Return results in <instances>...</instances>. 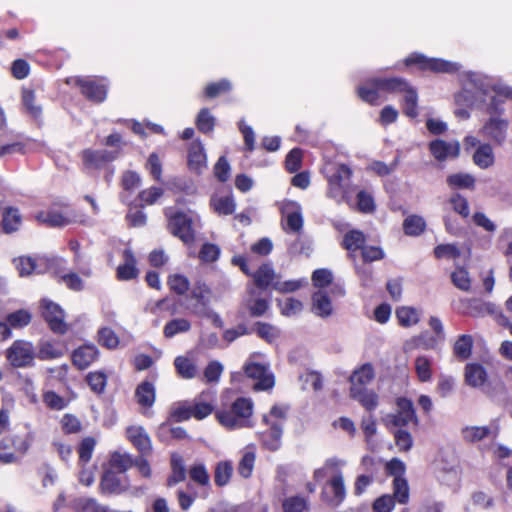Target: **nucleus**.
I'll return each instance as SVG.
<instances>
[{
	"mask_svg": "<svg viewBox=\"0 0 512 512\" xmlns=\"http://www.w3.org/2000/svg\"><path fill=\"white\" fill-rule=\"evenodd\" d=\"M22 223V217L17 208L7 207L3 210L1 227L5 234L16 232Z\"/></svg>",
	"mask_w": 512,
	"mask_h": 512,
	"instance_id": "393cba45",
	"label": "nucleus"
},
{
	"mask_svg": "<svg viewBox=\"0 0 512 512\" xmlns=\"http://www.w3.org/2000/svg\"><path fill=\"white\" fill-rule=\"evenodd\" d=\"M44 261V259H33L31 257H19L18 259H14V263L16 269L18 270L20 276H28L32 273L41 274L44 272L40 267V262Z\"/></svg>",
	"mask_w": 512,
	"mask_h": 512,
	"instance_id": "7c9ffc66",
	"label": "nucleus"
},
{
	"mask_svg": "<svg viewBox=\"0 0 512 512\" xmlns=\"http://www.w3.org/2000/svg\"><path fill=\"white\" fill-rule=\"evenodd\" d=\"M366 244V236L360 230H350L344 237L342 245L349 251V257L355 261L354 253L358 250H362Z\"/></svg>",
	"mask_w": 512,
	"mask_h": 512,
	"instance_id": "b1692460",
	"label": "nucleus"
},
{
	"mask_svg": "<svg viewBox=\"0 0 512 512\" xmlns=\"http://www.w3.org/2000/svg\"><path fill=\"white\" fill-rule=\"evenodd\" d=\"M191 329V322L186 318H173L168 321L164 328L163 334L166 338L170 339L178 334L189 332Z\"/></svg>",
	"mask_w": 512,
	"mask_h": 512,
	"instance_id": "473e14b6",
	"label": "nucleus"
},
{
	"mask_svg": "<svg viewBox=\"0 0 512 512\" xmlns=\"http://www.w3.org/2000/svg\"><path fill=\"white\" fill-rule=\"evenodd\" d=\"M96 446V440L93 437H85L78 448L79 461L83 464L88 463L91 460L92 453Z\"/></svg>",
	"mask_w": 512,
	"mask_h": 512,
	"instance_id": "338daca9",
	"label": "nucleus"
},
{
	"mask_svg": "<svg viewBox=\"0 0 512 512\" xmlns=\"http://www.w3.org/2000/svg\"><path fill=\"white\" fill-rule=\"evenodd\" d=\"M98 342L108 349H113L118 346L119 338L111 328L104 327L98 331Z\"/></svg>",
	"mask_w": 512,
	"mask_h": 512,
	"instance_id": "0e129e2a",
	"label": "nucleus"
},
{
	"mask_svg": "<svg viewBox=\"0 0 512 512\" xmlns=\"http://www.w3.org/2000/svg\"><path fill=\"white\" fill-rule=\"evenodd\" d=\"M489 102L485 104L486 112L491 116L500 117L505 111L504 104V95L495 94L488 96Z\"/></svg>",
	"mask_w": 512,
	"mask_h": 512,
	"instance_id": "680f3d73",
	"label": "nucleus"
},
{
	"mask_svg": "<svg viewBox=\"0 0 512 512\" xmlns=\"http://www.w3.org/2000/svg\"><path fill=\"white\" fill-rule=\"evenodd\" d=\"M232 86L229 80L221 79L218 82H212L205 88V96L208 98H215L222 93L229 92Z\"/></svg>",
	"mask_w": 512,
	"mask_h": 512,
	"instance_id": "774afa93",
	"label": "nucleus"
},
{
	"mask_svg": "<svg viewBox=\"0 0 512 512\" xmlns=\"http://www.w3.org/2000/svg\"><path fill=\"white\" fill-rule=\"evenodd\" d=\"M492 434L489 426H466L461 430V436L468 443H475L483 440Z\"/></svg>",
	"mask_w": 512,
	"mask_h": 512,
	"instance_id": "c9c22d12",
	"label": "nucleus"
},
{
	"mask_svg": "<svg viewBox=\"0 0 512 512\" xmlns=\"http://www.w3.org/2000/svg\"><path fill=\"white\" fill-rule=\"evenodd\" d=\"M509 121L507 119L491 116L484 123L481 133L496 145H503L507 139Z\"/></svg>",
	"mask_w": 512,
	"mask_h": 512,
	"instance_id": "9b49d317",
	"label": "nucleus"
},
{
	"mask_svg": "<svg viewBox=\"0 0 512 512\" xmlns=\"http://www.w3.org/2000/svg\"><path fill=\"white\" fill-rule=\"evenodd\" d=\"M8 441L15 452L24 455L33 443L34 435L30 431H26L23 434H11L8 436Z\"/></svg>",
	"mask_w": 512,
	"mask_h": 512,
	"instance_id": "72a5a7b5",
	"label": "nucleus"
},
{
	"mask_svg": "<svg viewBox=\"0 0 512 512\" xmlns=\"http://www.w3.org/2000/svg\"><path fill=\"white\" fill-rule=\"evenodd\" d=\"M449 202L452 205V209L460 216L463 218H467L469 216L470 209L468 200L460 193L452 194Z\"/></svg>",
	"mask_w": 512,
	"mask_h": 512,
	"instance_id": "69168bd1",
	"label": "nucleus"
},
{
	"mask_svg": "<svg viewBox=\"0 0 512 512\" xmlns=\"http://www.w3.org/2000/svg\"><path fill=\"white\" fill-rule=\"evenodd\" d=\"M137 403L142 407L150 408L153 406L156 398V391L153 383L150 381L141 382L135 390Z\"/></svg>",
	"mask_w": 512,
	"mask_h": 512,
	"instance_id": "a878e982",
	"label": "nucleus"
},
{
	"mask_svg": "<svg viewBox=\"0 0 512 512\" xmlns=\"http://www.w3.org/2000/svg\"><path fill=\"white\" fill-rule=\"evenodd\" d=\"M73 507L78 512H101L102 508L96 499L79 497L74 500Z\"/></svg>",
	"mask_w": 512,
	"mask_h": 512,
	"instance_id": "052dcab7",
	"label": "nucleus"
},
{
	"mask_svg": "<svg viewBox=\"0 0 512 512\" xmlns=\"http://www.w3.org/2000/svg\"><path fill=\"white\" fill-rule=\"evenodd\" d=\"M168 228L171 234L178 237L184 244L194 243V220L188 214L181 211L175 212L169 217Z\"/></svg>",
	"mask_w": 512,
	"mask_h": 512,
	"instance_id": "20e7f679",
	"label": "nucleus"
},
{
	"mask_svg": "<svg viewBox=\"0 0 512 512\" xmlns=\"http://www.w3.org/2000/svg\"><path fill=\"white\" fill-rule=\"evenodd\" d=\"M233 464L231 461H220L216 464L214 470V482L217 486L227 485L233 474Z\"/></svg>",
	"mask_w": 512,
	"mask_h": 512,
	"instance_id": "4c0bfd02",
	"label": "nucleus"
},
{
	"mask_svg": "<svg viewBox=\"0 0 512 512\" xmlns=\"http://www.w3.org/2000/svg\"><path fill=\"white\" fill-rule=\"evenodd\" d=\"M392 496L400 504H406L409 501V486L404 477L394 478Z\"/></svg>",
	"mask_w": 512,
	"mask_h": 512,
	"instance_id": "5fc2aeb1",
	"label": "nucleus"
},
{
	"mask_svg": "<svg viewBox=\"0 0 512 512\" xmlns=\"http://www.w3.org/2000/svg\"><path fill=\"white\" fill-rule=\"evenodd\" d=\"M206 154L203 144L199 141H193L188 149V167L191 171L201 173L206 168Z\"/></svg>",
	"mask_w": 512,
	"mask_h": 512,
	"instance_id": "a211bd4d",
	"label": "nucleus"
},
{
	"mask_svg": "<svg viewBox=\"0 0 512 512\" xmlns=\"http://www.w3.org/2000/svg\"><path fill=\"white\" fill-rule=\"evenodd\" d=\"M313 311L317 316L326 318L332 314V304L327 293L323 290H318L312 295Z\"/></svg>",
	"mask_w": 512,
	"mask_h": 512,
	"instance_id": "cd10ccee",
	"label": "nucleus"
},
{
	"mask_svg": "<svg viewBox=\"0 0 512 512\" xmlns=\"http://www.w3.org/2000/svg\"><path fill=\"white\" fill-rule=\"evenodd\" d=\"M284 512H304L308 509V500L301 495H294L282 501Z\"/></svg>",
	"mask_w": 512,
	"mask_h": 512,
	"instance_id": "864d4df0",
	"label": "nucleus"
},
{
	"mask_svg": "<svg viewBox=\"0 0 512 512\" xmlns=\"http://www.w3.org/2000/svg\"><path fill=\"white\" fill-rule=\"evenodd\" d=\"M487 378L485 368L478 363H469L465 367V381L472 387L482 386Z\"/></svg>",
	"mask_w": 512,
	"mask_h": 512,
	"instance_id": "bb28decb",
	"label": "nucleus"
},
{
	"mask_svg": "<svg viewBox=\"0 0 512 512\" xmlns=\"http://www.w3.org/2000/svg\"><path fill=\"white\" fill-rule=\"evenodd\" d=\"M350 395L369 412L374 411L378 406V395L373 390L365 387H351Z\"/></svg>",
	"mask_w": 512,
	"mask_h": 512,
	"instance_id": "4be33fe9",
	"label": "nucleus"
},
{
	"mask_svg": "<svg viewBox=\"0 0 512 512\" xmlns=\"http://www.w3.org/2000/svg\"><path fill=\"white\" fill-rule=\"evenodd\" d=\"M118 156V150L87 148L81 152L83 167L87 171L100 170L108 163L116 160Z\"/></svg>",
	"mask_w": 512,
	"mask_h": 512,
	"instance_id": "0eeeda50",
	"label": "nucleus"
},
{
	"mask_svg": "<svg viewBox=\"0 0 512 512\" xmlns=\"http://www.w3.org/2000/svg\"><path fill=\"white\" fill-rule=\"evenodd\" d=\"M262 421L268 428L259 433L260 441L264 448L275 452L282 446L283 423L281 421H272L266 414L263 415Z\"/></svg>",
	"mask_w": 512,
	"mask_h": 512,
	"instance_id": "1a4fd4ad",
	"label": "nucleus"
},
{
	"mask_svg": "<svg viewBox=\"0 0 512 512\" xmlns=\"http://www.w3.org/2000/svg\"><path fill=\"white\" fill-rule=\"evenodd\" d=\"M429 151L438 161H445L447 158H456L460 152L458 142H446L442 139H435L429 143Z\"/></svg>",
	"mask_w": 512,
	"mask_h": 512,
	"instance_id": "dca6fc26",
	"label": "nucleus"
},
{
	"mask_svg": "<svg viewBox=\"0 0 512 512\" xmlns=\"http://www.w3.org/2000/svg\"><path fill=\"white\" fill-rule=\"evenodd\" d=\"M473 161L481 169L491 167L495 161L492 146L488 143L479 145L474 152Z\"/></svg>",
	"mask_w": 512,
	"mask_h": 512,
	"instance_id": "c756f323",
	"label": "nucleus"
},
{
	"mask_svg": "<svg viewBox=\"0 0 512 512\" xmlns=\"http://www.w3.org/2000/svg\"><path fill=\"white\" fill-rule=\"evenodd\" d=\"M124 264L117 268V279L120 281L133 280L138 276V269L136 268V258L130 248L123 251Z\"/></svg>",
	"mask_w": 512,
	"mask_h": 512,
	"instance_id": "aec40b11",
	"label": "nucleus"
},
{
	"mask_svg": "<svg viewBox=\"0 0 512 512\" xmlns=\"http://www.w3.org/2000/svg\"><path fill=\"white\" fill-rule=\"evenodd\" d=\"M86 382L94 393L100 395L105 391L107 375L102 371L90 372L86 376Z\"/></svg>",
	"mask_w": 512,
	"mask_h": 512,
	"instance_id": "603ef678",
	"label": "nucleus"
},
{
	"mask_svg": "<svg viewBox=\"0 0 512 512\" xmlns=\"http://www.w3.org/2000/svg\"><path fill=\"white\" fill-rule=\"evenodd\" d=\"M244 372L248 378L256 380L254 390L264 391L271 389L274 384V375L269 372L268 366L256 362H247Z\"/></svg>",
	"mask_w": 512,
	"mask_h": 512,
	"instance_id": "6e6552de",
	"label": "nucleus"
},
{
	"mask_svg": "<svg viewBox=\"0 0 512 512\" xmlns=\"http://www.w3.org/2000/svg\"><path fill=\"white\" fill-rule=\"evenodd\" d=\"M6 358L14 368H27L34 366L36 352L31 342L15 340L6 350Z\"/></svg>",
	"mask_w": 512,
	"mask_h": 512,
	"instance_id": "7ed1b4c3",
	"label": "nucleus"
},
{
	"mask_svg": "<svg viewBox=\"0 0 512 512\" xmlns=\"http://www.w3.org/2000/svg\"><path fill=\"white\" fill-rule=\"evenodd\" d=\"M485 393L496 404L507 407L509 406V396L503 382H497L493 386H487Z\"/></svg>",
	"mask_w": 512,
	"mask_h": 512,
	"instance_id": "e433bc0d",
	"label": "nucleus"
},
{
	"mask_svg": "<svg viewBox=\"0 0 512 512\" xmlns=\"http://www.w3.org/2000/svg\"><path fill=\"white\" fill-rule=\"evenodd\" d=\"M98 357V349L94 345H83L74 350L72 354L73 364L80 370L86 369Z\"/></svg>",
	"mask_w": 512,
	"mask_h": 512,
	"instance_id": "6ab92c4d",
	"label": "nucleus"
},
{
	"mask_svg": "<svg viewBox=\"0 0 512 512\" xmlns=\"http://www.w3.org/2000/svg\"><path fill=\"white\" fill-rule=\"evenodd\" d=\"M134 458L128 454L115 452L111 455L109 469H112L122 475L133 466Z\"/></svg>",
	"mask_w": 512,
	"mask_h": 512,
	"instance_id": "a18cd8bd",
	"label": "nucleus"
},
{
	"mask_svg": "<svg viewBox=\"0 0 512 512\" xmlns=\"http://www.w3.org/2000/svg\"><path fill=\"white\" fill-rule=\"evenodd\" d=\"M126 433L130 442L137 448L141 455H146L151 452V439L143 427H129Z\"/></svg>",
	"mask_w": 512,
	"mask_h": 512,
	"instance_id": "f3484780",
	"label": "nucleus"
},
{
	"mask_svg": "<svg viewBox=\"0 0 512 512\" xmlns=\"http://www.w3.org/2000/svg\"><path fill=\"white\" fill-rule=\"evenodd\" d=\"M64 355V347L59 343L51 341H41L38 344L36 357L40 360H52Z\"/></svg>",
	"mask_w": 512,
	"mask_h": 512,
	"instance_id": "c85d7f7f",
	"label": "nucleus"
},
{
	"mask_svg": "<svg viewBox=\"0 0 512 512\" xmlns=\"http://www.w3.org/2000/svg\"><path fill=\"white\" fill-rule=\"evenodd\" d=\"M80 88L82 95L91 102L102 103L107 97V86L89 77H73L67 80Z\"/></svg>",
	"mask_w": 512,
	"mask_h": 512,
	"instance_id": "39448f33",
	"label": "nucleus"
},
{
	"mask_svg": "<svg viewBox=\"0 0 512 512\" xmlns=\"http://www.w3.org/2000/svg\"><path fill=\"white\" fill-rule=\"evenodd\" d=\"M252 276L258 288L266 289L274 278V269L270 264H263Z\"/></svg>",
	"mask_w": 512,
	"mask_h": 512,
	"instance_id": "37998d69",
	"label": "nucleus"
},
{
	"mask_svg": "<svg viewBox=\"0 0 512 512\" xmlns=\"http://www.w3.org/2000/svg\"><path fill=\"white\" fill-rule=\"evenodd\" d=\"M374 377L373 366L370 363L363 364L350 376L351 387H365Z\"/></svg>",
	"mask_w": 512,
	"mask_h": 512,
	"instance_id": "2f4dec72",
	"label": "nucleus"
},
{
	"mask_svg": "<svg viewBox=\"0 0 512 512\" xmlns=\"http://www.w3.org/2000/svg\"><path fill=\"white\" fill-rule=\"evenodd\" d=\"M174 366L181 378L192 379L196 376L197 368L194 362L185 356H178L174 360Z\"/></svg>",
	"mask_w": 512,
	"mask_h": 512,
	"instance_id": "ea45409f",
	"label": "nucleus"
},
{
	"mask_svg": "<svg viewBox=\"0 0 512 512\" xmlns=\"http://www.w3.org/2000/svg\"><path fill=\"white\" fill-rule=\"evenodd\" d=\"M22 103L26 111L35 119L42 113L40 106L35 104V94L32 90L24 89L22 92Z\"/></svg>",
	"mask_w": 512,
	"mask_h": 512,
	"instance_id": "bf43d9fd",
	"label": "nucleus"
},
{
	"mask_svg": "<svg viewBox=\"0 0 512 512\" xmlns=\"http://www.w3.org/2000/svg\"><path fill=\"white\" fill-rule=\"evenodd\" d=\"M249 296L245 299V307L252 317L263 316L269 308L267 299L258 297L254 288L248 290Z\"/></svg>",
	"mask_w": 512,
	"mask_h": 512,
	"instance_id": "5701e85b",
	"label": "nucleus"
},
{
	"mask_svg": "<svg viewBox=\"0 0 512 512\" xmlns=\"http://www.w3.org/2000/svg\"><path fill=\"white\" fill-rule=\"evenodd\" d=\"M254 332L263 340L268 343L274 342L279 336V330L270 323L256 322L254 325Z\"/></svg>",
	"mask_w": 512,
	"mask_h": 512,
	"instance_id": "8fccbe9b",
	"label": "nucleus"
},
{
	"mask_svg": "<svg viewBox=\"0 0 512 512\" xmlns=\"http://www.w3.org/2000/svg\"><path fill=\"white\" fill-rule=\"evenodd\" d=\"M331 488L332 495H326L322 492V499L331 507H338L346 497V488L341 471H338L327 483Z\"/></svg>",
	"mask_w": 512,
	"mask_h": 512,
	"instance_id": "2eb2a0df",
	"label": "nucleus"
},
{
	"mask_svg": "<svg viewBox=\"0 0 512 512\" xmlns=\"http://www.w3.org/2000/svg\"><path fill=\"white\" fill-rule=\"evenodd\" d=\"M373 83L381 90L387 93H405L411 85L402 77H374Z\"/></svg>",
	"mask_w": 512,
	"mask_h": 512,
	"instance_id": "412c9836",
	"label": "nucleus"
},
{
	"mask_svg": "<svg viewBox=\"0 0 512 512\" xmlns=\"http://www.w3.org/2000/svg\"><path fill=\"white\" fill-rule=\"evenodd\" d=\"M473 338L471 335L463 334L456 340L453 351L457 358L466 360L471 356Z\"/></svg>",
	"mask_w": 512,
	"mask_h": 512,
	"instance_id": "a19ab883",
	"label": "nucleus"
},
{
	"mask_svg": "<svg viewBox=\"0 0 512 512\" xmlns=\"http://www.w3.org/2000/svg\"><path fill=\"white\" fill-rule=\"evenodd\" d=\"M396 317L403 327H410L419 321L418 313L411 307H400L396 310Z\"/></svg>",
	"mask_w": 512,
	"mask_h": 512,
	"instance_id": "4d7b16f0",
	"label": "nucleus"
},
{
	"mask_svg": "<svg viewBox=\"0 0 512 512\" xmlns=\"http://www.w3.org/2000/svg\"><path fill=\"white\" fill-rule=\"evenodd\" d=\"M352 171L349 166L340 164L335 167L334 172L328 177L329 189L327 195L336 201H341L349 186Z\"/></svg>",
	"mask_w": 512,
	"mask_h": 512,
	"instance_id": "423d86ee",
	"label": "nucleus"
},
{
	"mask_svg": "<svg viewBox=\"0 0 512 512\" xmlns=\"http://www.w3.org/2000/svg\"><path fill=\"white\" fill-rule=\"evenodd\" d=\"M127 487L125 476L112 470L106 469L102 475L100 488L105 494H120Z\"/></svg>",
	"mask_w": 512,
	"mask_h": 512,
	"instance_id": "4468645a",
	"label": "nucleus"
},
{
	"mask_svg": "<svg viewBox=\"0 0 512 512\" xmlns=\"http://www.w3.org/2000/svg\"><path fill=\"white\" fill-rule=\"evenodd\" d=\"M168 285L177 295H184L189 290L190 282L186 276L174 274L168 277Z\"/></svg>",
	"mask_w": 512,
	"mask_h": 512,
	"instance_id": "13d9d810",
	"label": "nucleus"
},
{
	"mask_svg": "<svg viewBox=\"0 0 512 512\" xmlns=\"http://www.w3.org/2000/svg\"><path fill=\"white\" fill-rule=\"evenodd\" d=\"M466 78L476 92L483 97H488L491 93L501 95L503 84L494 77L478 72H468Z\"/></svg>",
	"mask_w": 512,
	"mask_h": 512,
	"instance_id": "9d476101",
	"label": "nucleus"
},
{
	"mask_svg": "<svg viewBox=\"0 0 512 512\" xmlns=\"http://www.w3.org/2000/svg\"><path fill=\"white\" fill-rule=\"evenodd\" d=\"M210 295L211 289L203 280L195 281L190 294L195 303L188 307L190 312L196 316H205L210 303Z\"/></svg>",
	"mask_w": 512,
	"mask_h": 512,
	"instance_id": "f8f14e48",
	"label": "nucleus"
},
{
	"mask_svg": "<svg viewBox=\"0 0 512 512\" xmlns=\"http://www.w3.org/2000/svg\"><path fill=\"white\" fill-rule=\"evenodd\" d=\"M19 458L8 441V436L0 440V463L12 464L18 462Z\"/></svg>",
	"mask_w": 512,
	"mask_h": 512,
	"instance_id": "e2e57ef3",
	"label": "nucleus"
},
{
	"mask_svg": "<svg viewBox=\"0 0 512 512\" xmlns=\"http://www.w3.org/2000/svg\"><path fill=\"white\" fill-rule=\"evenodd\" d=\"M196 127L204 134L213 132L216 118L211 114L208 108H202L196 117Z\"/></svg>",
	"mask_w": 512,
	"mask_h": 512,
	"instance_id": "c03bdc74",
	"label": "nucleus"
},
{
	"mask_svg": "<svg viewBox=\"0 0 512 512\" xmlns=\"http://www.w3.org/2000/svg\"><path fill=\"white\" fill-rule=\"evenodd\" d=\"M42 316L54 333L64 334L67 331V324L64 322V311L58 304L50 300H43Z\"/></svg>",
	"mask_w": 512,
	"mask_h": 512,
	"instance_id": "ddd939ff",
	"label": "nucleus"
},
{
	"mask_svg": "<svg viewBox=\"0 0 512 512\" xmlns=\"http://www.w3.org/2000/svg\"><path fill=\"white\" fill-rule=\"evenodd\" d=\"M447 185L452 189H474L475 178L469 173H454L446 178Z\"/></svg>",
	"mask_w": 512,
	"mask_h": 512,
	"instance_id": "f704fd0d",
	"label": "nucleus"
},
{
	"mask_svg": "<svg viewBox=\"0 0 512 512\" xmlns=\"http://www.w3.org/2000/svg\"><path fill=\"white\" fill-rule=\"evenodd\" d=\"M452 283L462 291H469L471 288V279L469 272L463 267H457L451 274Z\"/></svg>",
	"mask_w": 512,
	"mask_h": 512,
	"instance_id": "6e6d98bb",
	"label": "nucleus"
},
{
	"mask_svg": "<svg viewBox=\"0 0 512 512\" xmlns=\"http://www.w3.org/2000/svg\"><path fill=\"white\" fill-rule=\"evenodd\" d=\"M172 474L167 480L168 486H173L179 482H182L186 478V468L183 459L180 456L173 455L171 458Z\"/></svg>",
	"mask_w": 512,
	"mask_h": 512,
	"instance_id": "79ce46f5",
	"label": "nucleus"
},
{
	"mask_svg": "<svg viewBox=\"0 0 512 512\" xmlns=\"http://www.w3.org/2000/svg\"><path fill=\"white\" fill-rule=\"evenodd\" d=\"M253 413V402L249 398H237L229 409H222L216 413L221 425L228 429L250 427V417Z\"/></svg>",
	"mask_w": 512,
	"mask_h": 512,
	"instance_id": "f257e3e1",
	"label": "nucleus"
},
{
	"mask_svg": "<svg viewBox=\"0 0 512 512\" xmlns=\"http://www.w3.org/2000/svg\"><path fill=\"white\" fill-rule=\"evenodd\" d=\"M405 65H418L423 71L429 70L435 73L453 74L460 70L461 65L457 62L441 58H427L421 53H413L405 59Z\"/></svg>",
	"mask_w": 512,
	"mask_h": 512,
	"instance_id": "f03ea898",
	"label": "nucleus"
},
{
	"mask_svg": "<svg viewBox=\"0 0 512 512\" xmlns=\"http://www.w3.org/2000/svg\"><path fill=\"white\" fill-rule=\"evenodd\" d=\"M431 359L427 356H418L415 359L414 367L419 381L429 382L432 379Z\"/></svg>",
	"mask_w": 512,
	"mask_h": 512,
	"instance_id": "de8ad7c7",
	"label": "nucleus"
},
{
	"mask_svg": "<svg viewBox=\"0 0 512 512\" xmlns=\"http://www.w3.org/2000/svg\"><path fill=\"white\" fill-rule=\"evenodd\" d=\"M426 227L425 220L417 215L408 216L403 222V230L406 235L418 236L424 232Z\"/></svg>",
	"mask_w": 512,
	"mask_h": 512,
	"instance_id": "49530a36",
	"label": "nucleus"
},
{
	"mask_svg": "<svg viewBox=\"0 0 512 512\" xmlns=\"http://www.w3.org/2000/svg\"><path fill=\"white\" fill-rule=\"evenodd\" d=\"M379 91L381 90L373 83V78L369 79L364 85L357 88L359 98L371 105L378 103Z\"/></svg>",
	"mask_w": 512,
	"mask_h": 512,
	"instance_id": "58836bf2",
	"label": "nucleus"
},
{
	"mask_svg": "<svg viewBox=\"0 0 512 512\" xmlns=\"http://www.w3.org/2000/svg\"><path fill=\"white\" fill-rule=\"evenodd\" d=\"M403 111L406 116L416 118L418 116V94L412 86L404 93Z\"/></svg>",
	"mask_w": 512,
	"mask_h": 512,
	"instance_id": "09e8293b",
	"label": "nucleus"
},
{
	"mask_svg": "<svg viewBox=\"0 0 512 512\" xmlns=\"http://www.w3.org/2000/svg\"><path fill=\"white\" fill-rule=\"evenodd\" d=\"M31 314L27 310L19 309L6 316V323L10 328L20 329L31 322Z\"/></svg>",
	"mask_w": 512,
	"mask_h": 512,
	"instance_id": "3c124183",
	"label": "nucleus"
}]
</instances>
